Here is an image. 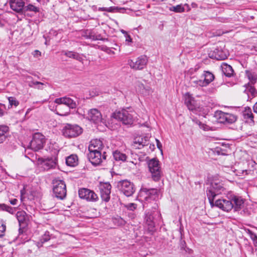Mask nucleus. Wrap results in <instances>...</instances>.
Wrapping results in <instances>:
<instances>
[{
	"mask_svg": "<svg viewBox=\"0 0 257 257\" xmlns=\"http://www.w3.org/2000/svg\"><path fill=\"white\" fill-rule=\"evenodd\" d=\"M244 199L241 196L233 194H228L225 198L217 200L214 205L224 211L229 212L231 210L238 211L244 207Z\"/></svg>",
	"mask_w": 257,
	"mask_h": 257,
	"instance_id": "1",
	"label": "nucleus"
},
{
	"mask_svg": "<svg viewBox=\"0 0 257 257\" xmlns=\"http://www.w3.org/2000/svg\"><path fill=\"white\" fill-rule=\"evenodd\" d=\"M226 192V189L222 180L214 177L206 189V195L210 205H214V199L217 195L225 194Z\"/></svg>",
	"mask_w": 257,
	"mask_h": 257,
	"instance_id": "2",
	"label": "nucleus"
},
{
	"mask_svg": "<svg viewBox=\"0 0 257 257\" xmlns=\"http://www.w3.org/2000/svg\"><path fill=\"white\" fill-rule=\"evenodd\" d=\"M148 165L152 179L156 182L159 181L163 175V173L158 160L155 158L151 159L148 161Z\"/></svg>",
	"mask_w": 257,
	"mask_h": 257,
	"instance_id": "3",
	"label": "nucleus"
},
{
	"mask_svg": "<svg viewBox=\"0 0 257 257\" xmlns=\"http://www.w3.org/2000/svg\"><path fill=\"white\" fill-rule=\"evenodd\" d=\"M87 158L93 166L99 165L106 158V153L102 151H97L89 148Z\"/></svg>",
	"mask_w": 257,
	"mask_h": 257,
	"instance_id": "4",
	"label": "nucleus"
},
{
	"mask_svg": "<svg viewBox=\"0 0 257 257\" xmlns=\"http://www.w3.org/2000/svg\"><path fill=\"white\" fill-rule=\"evenodd\" d=\"M53 184L55 196L59 199H63L66 195V187L64 181L56 178L53 180Z\"/></svg>",
	"mask_w": 257,
	"mask_h": 257,
	"instance_id": "5",
	"label": "nucleus"
},
{
	"mask_svg": "<svg viewBox=\"0 0 257 257\" xmlns=\"http://www.w3.org/2000/svg\"><path fill=\"white\" fill-rule=\"evenodd\" d=\"M82 128L77 124L67 123L64 126L62 132L64 136L67 138H76L82 134Z\"/></svg>",
	"mask_w": 257,
	"mask_h": 257,
	"instance_id": "6",
	"label": "nucleus"
},
{
	"mask_svg": "<svg viewBox=\"0 0 257 257\" xmlns=\"http://www.w3.org/2000/svg\"><path fill=\"white\" fill-rule=\"evenodd\" d=\"M45 142V137L40 133H36L33 135L29 147L32 150L38 151L43 148Z\"/></svg>",
	"mask_w": 257,
	"mask_h": 257,
	"instance_id": "7",
	"label": "nucleus"
},
{
	"mask_svg": "<svg viewBox=\"0 0 257 257\" xmlns=\"http://www.w3.org/2000/svg\"><path fill=\"white\" fill-rule=\"evenodd\" d=\"M117 187L121 192L127 197L132 196L135 192L133 183L127 180L119 181L117 183Z\"/></svg>",
	"mask_w": 257,
	"mask_h": 257,
	"instance_id": "8",
	"label": "nucleus"
},
{
	"mask_svg": "<svg viewBox=\"0 0 257 257\" xmlns=\"http://www.w3.org/2000/svg\"><path fill=\"white\" fill-rule=\"evenodd\" d=\"M113 117L121 121L124 124H132L133 123V115L125 109L113 113Z\"/></svg>",
	"mask_w": 257,
	"mask_h": 257,
	"instance_id": "9",
	"label": "nucleus"
},
{
	"mask_svg": "<svg viewBox=\"0 0 257 257\" xmlns=\"http://www.w3.org/2000/svg\"><path fill=\"white\" fill-rule=\"evenodd\" d=\"M148 60L146 56L142 55L135 60H128V64L130 67L135 70L143 69L148 63Z\"/></svg>",
	"mask_w": 257,
	"mask_h": 257,
	"instance_id": "10",
	"label": "nucleus"
},
{
	"mask_svg": "<svg viewBox=\"0 0 257 257\" xmlns=\"http://www.w3.org/2000/svg\"><path fill=\"white\" fill-rule=\"evenodd\" d=\"M80 198L89 202H96L98 200L97 195L91 190L87 188H81L78 191Z\"/></svg>",
	"mask_w": 257,
	"mask_h": 257,
	"instance_id": "11",
	"label": "nucleus"
},
{
	"mask_svg": "<svg viewBox=\"0 0 257 257\" xmlns=\"http://www.w3.org/2000/svg\"><path fill=\"white\" fill-rule=\"evenodd\" d=\"M100 197L102 201L108 202L110 200L111 185L108 182H100L99 185Z\"/></svg>",
	"mask_w": 257,
	"mask_h": 257,
	"instance_id": "12",
	"label": "nucleus"
},
{
	"mask_svg": "<svg viewBox=\"0 0 257 257\" xmlns=\"http://www.w3.org/2000/svg\"><path fill=\"white\" fill-rule=\"evenodd\" d=\"M214 79V75L210 72L204 71L201 76V79L193 81V83L201 87H204L210 84Z\"/></svg>",
	"mask_w": 257,
	"mask_h": 257,
	"instance_id": "13",
	"label": "nucleus"
},
{
	"mask_svg": "<svg viewBox=\"0 0 257 257\" xmlns=\"http://www.w3.org/2000/svg\"><path fill=\"white\" fill-rule=\"evenodd\" d=\"M158 195V190L156 189L142 188L140 192V196L142 199L149 201L150 200H154L156 196Z\"/></svg>",
	"mask_w": 257,
	"mask_h": 257,
	"instance_id": "14",
	"label": "nucleus"
},
{
	"mask_svg": "<svg viewBox=\"0 0 257 257\" xmlns=\"http://www.w3.org/2000/svg\"><path fill=\"white\" fill-rule=\"evenodd\" d=\"M11 9L18 13H23L25 2L23 0H8Z\"/></svg>",
	"mask_w": 257,
	"mask_h": 257,
	"instance_id": "15",
	"label": "nucleus"
},
{
	"mask_svg": "<svg viewBox=\"0 0 257 257\" xmlns=\"http://www.w3.org/2000/svg\"><path fill=\"white\" fill-rule=\"evenodd\" d=\"M87 118L95 123H98L102 120V115L99 111L96 108L90 109L86 116Z\"/></svg>",
	"mask_w": 257,
	"mask_h": 257,
	"instance_id": "16",
	"label": "nucleus"
},
{
	"mask_svg": "<svg viewBox=\"0 0 257 257\" xmlns=\"http://www.w3.org/2000/svg\"><path fill=\"white\" fill-rule=\"evenodd\" d=\"M54 102L58 104H64L69 108H75L77 106L76 103L75 101L69 97H64L56 98Z\"/></svg>",
	"mask_w": 257,
	"mask_h": 257,
	"instance_id": "17",
	"label": "nucleus"
},
{
	"mask_svg": "<svg viewBox=\"0 0 257 257\" xmlns=\"http://www.w3.org/2000/svg\"><path fill=\"white\" fill-rule=\"evenodd\" d=\"M40 11L39 7H36L32 4H29L25 6L23 13L25 15L32 17L39 13Z\"/></svg>",
	"mask_w": 257,
	"mask_h": 257,
	"instance_id": "18",
	"label": "nucleus"
},
{
	"mask_svg": "<svg viewBox=\"0 0 257 257\" xmlns=\"http://www.w3.org/2000/svg\"><path fill=\"white\" fill-rule=\"evenodd\" d=\"M38 161L44 169L46 170L55 168L56 165V162L52 159L39 158Z\"/></svg>",
	"mask_w": 257,
	"mask_h": 257,
	"instance_id": "19",
	"label": "nucleus"
},
{
	"mask_svg": "<svg viewBox=\"0 0 257 257\" xmlns=\"http://www.w3.org/2000/svg\"><path fill=\"white\" fill-rule=\"evenodd\" d=\"M209 57L216 60H224L227 58L226 53L219 48L215 49L209 54Z\"/></svg>",
	"mask_w": 257,
	"mask_h": 257,
	"instance_id": "20",
	"label": "nucleus"
},
{
	"mask_svg": "<svg viewBox=\"0 0 257 257\" xmlns=\"http://www.w3.org/2000/svg\"><path fill=\"white\" fill-rule=\"evenodd\" d=\"M148 141L147 137H138L134 139L133 146L136 149H141L143 147L148 145Z\"/></svg>",
	"mask_w": 257,
	"mask_h": 257,
	"instance_id": "21",
	"label": "nucleus"
},
{
	"mask_svg": "<svg viewBox=\"0 0 257 257\" xmlns=\"http://www.w3.org/2000/svg\"><path fill=\"white\" fill-rule=\"evenodd\" d=\"M16 217L19 223L20 226L19 231H20L21 228H24L27 224V213L23 210L18 211L16 213Z\"/></svg>",
	"mask_w": 257,
	"mask_h": 257,
	"instance_id": "22",
	"label": "nucleus"
},
{
	"mask_svg": "<svg viewBox=\"0 0 257 257\" xmlns=\"http://www.w3.org/2000/svg\"><path fill=\"white\" fill-rule=\"evenodd\" d=\"M78 162V157L76 155L72 154L66 159V164L70 167H75L77 165Z\"/></svg>",
	"mask_w": 257,
	"mask_h": 257,
	"instance_id": "23",
	"label": "nucleus"
},
{
	"mask_svg": "<svg viewBox=\"0 0 257 257\" xmlns=\"http://www.w3.org/2000/svg\"><path fill=\"white\" fill-rule=\"evenodd\" d=\"M9 132V127L7 125H0V144L3 143L7 138V134Z\"/></svg>",
	"mask_w": 257,
	"mask_h": 257,
	"instance_id": "24",
	"label": "nucleus"
},
{
	"mask_svg": "<svg viewBox=\"0 0 257 257\" xmlns=\"http://www.w3.org/2000/svg\"><path fill=\"white\" fill-rule=\"evenodd\" d=\"M222 73L227 77H230L233 76V70L232 67L227 64L226 63H223L221 66Z\"/></svg>",
	"mask_w": 257,
	"mask_h": 257,
	"instance_id": "25",
	"label": "nucleus"
},
{
	"mask_svg": "<svg viewBox=\"0 0 257 257\" xmlns=\"http://www.w3.org/2000/svg\"><path fill=\"white\" fill-rule=\"evenodd\" d=\"M187 7L188 10L187 11H189L190 10V8H189V6L188 4H186L184 5H183L182 4L178 5L175 6H172L169 8V10L171 12H174L175 13H183L185 11V8L184 7Z\"/></svg>",
	"mask_w": 257,
	"mask_h": 257,
	"instance_id": "26",
	"label": "nucleus"
},
{
	"mask_svg": "<svg viewBox=\"0 0 257 257\" xmlns=\"http://www.w3.org/2000/svg\"><path fill=\"white\" fill-rule=\"evenodd\" d=\"M62 54L69 58H73L79 61H81L83 60L82 57L77 52L69 51H63L62 52Z\"/></svg>",
	"mask_w": 257,
	"mask_h": 257,
	"instance_id": "27",
	"label": "nucleus"
},
{
	"mask_svg": "<svg viewBox=\"0 0 257 257\" xmlns=\"http://www.w3.org/2000/svg\"><path fill=\"white\" fill-rule=\"evenodd\" d=\"M114 159L116 161L124 162L126 160L127 156L119 151H115L113 152Z\"/></svg>",
	"mask_w": 257,
	"mask_h": 257,
	"instance_id": "28",
	"label": "nucleus"
},
{
	"mask_svg": "<svg viewBox=\"0 0 257 257\" xmlns=\"http://www.w3.org/2000/svg\"><path fill=\"white\" fill-rule=\"evenodd\" d=\"M103 145L101 141L98 140H92L89 146V148H91L92 150H96L97 151H102Z\"/></svg>",
	"mask_w": 257,
	"mask_h": 257,
	"instance_id": "29",
	"label": "nucleus"
},
{
	"mask_svg": "<svg viewBox=\"0 0 257 257\" xmlns=\"http://www.w3.org/2000/svg\"><path fill=\"white\" fill-rule=\"evenodd\" d=\"M185 103L188 108L193 112H194L196 108L198 107L195 100L192 98H188V99H186Z\"/></svg>",
	"mask_w": 257,
	"mask_h": 257,
	"instance_id": "30",
	"label": "nucleus"
},
{
	"mask_svg": "<svg viewBox=\"0 0 257 257\" xmlns=\"http://www.w3.org/2000/svg\"><path fill=\"white\" fill-rule=\"evenodd\" d=\"M242 115L245 119H249L251 121L253 122V114L250 107H245L242 111Z\"/></svg>",
	"mask_w": 257,
	"mask_h": 257,
	"instance_id": "31",
	"label": "nucleus"
},
{
	"mask_svg": "<svg viewBox=\"0 0 257 257\" xmlns=\"http://www.w3.org/2000/svg\"><path fill=\"white\" fill-rule=\"evenodd\" d=\"M28 85L30 87H33L38 89L42 90L44 89V86H46V84L39 81H35L32 80L28 82Z\"/></svg>",
	"mask_w": 257,
	"mask_h": 257,
	"instance_id": "32",
	"label": "nucleus"
},
{
	"mask_svg": "<svg viewBox=\"0 0 257 257\" xmlns=\"http://www.w3.org/2000/svg\"><path fill=\"white\" fill-rule=\"evenodd\" d=\"M245 74L248 79L249 80L248 83H251L252 84H255L257 80V74L251 71L246 70Z\"/></svg>",
	"mask_w": 257,
	"mask_h": 257,
	"instance_id": "33",
	"label": "nucleus"
},
{
	"mask_svg": "<svg viewBox=\"0 0 257 257\" xmlns=\"http://www.w3.org/2000/svg\"><path fill=\"white\" fill-rule=\"evenodd\" d=\"M226 113L220 110H217L214 113V117L217 119L220 123H224Z\"/></svg>",
	"mask_w": 257,
	"mask_h": 257,
	"instance_id": "34",
	"label": "nucleus"
},
{
	"mask_svg": "<svg viewBox=\"0 0 257 257\" xmlns=\"http://www.w3.org/2000/svg\"><path fill=\"white\" fill-rule=\"evenodd\" d=\"M145 220L149 229H153L155 227V223L153 221V216L149 212L146 213Z\"/></svg>",
	"mask_w": 257,
	"mask_h": 257,
	"instance_id": "35",
	"label": "nucleus"
},
{
	"mask_svg": "<svg viewBox=\"0 0 257 257\" xmlns=\"http://www.w3.org/2000/svg\"><path fill=\"white\" fill-rule=\"evenodd\" d=\"M236 120V116L232 114L226 113L224 123H232Z\"/></svg>",
	"mask_w": 257,
	"mask_h": 257,
	"instance_id": "36",
	"label": "nucleus"
},
{
	"mask_svg": "<svg viewBox=\"0 0 257 257\" xmlns=\"http://www.w3.org/2000/svg\"><path fill=\"white\" fill-rule=\"evenodd\" d=\"M193 113L198 115L199 116H201L205 117L208 113V110L207 109H205L203 107H198L196 108L195 110L194 111Z\"/></svg>",
	"mask_w": 257,
	"mask_h": 257,
	"instance_id": "37",
	"label": "nucleus"
},
{
	"mask_svg": "<svg viewBox=\"0 0 257 257\" xmlns=\"http://www.w3.org/2000/svg\"><path fill=\"white\" fill-rule=\"evenodd\" d=\"M247 233L249 235L250 238L253 241V245L257 247V235L253 231L247 229Z\"/></svg>",
	"mask_w": 257,
	"mask_h": 257,
	"instance_id": "38",
	"label": "nucleus"
},
{
	"mask_svg": "<svg viewBox=\"0 0 257 257\" xmlns=\"http://www.w3.org/2000/svg\"><path fill=\"white\" fill-rule=\"evenodd\" d=\"M6 229V223L3 220H0V237L4 236Z\"/></svg>",
	"mask_w": 257,
	"mask_h": 257,
	"instance_id": "39",
	"label": "nucleus"
},
{
	"mask_svg": "<svg viewBox=\"0 0 257 257\" xmlns=\"http://www.w3.org/2000/svg\"><path fill=\"white\" fill-rule=\"evenodd\" d=\"M50 239V235L49 231H46L40 238V242L41 243H44Z\"/></svg>",
	"mask_w": 257,
	"mask_h": 257,
	"instance_id": "40",
	"label": "nucleus"
},
{
	"mask_svg": "<svg viewBox=\"0 0 257 257\" xmlns=\"http://www.w3.org/2000/svg\"><path fill=\"white\" fill-rule=\"evenodd\" d=\"M192 121L199 125L200 128L204 131L208 130L209 126L204 123H202L200 121L198 120L195 118H192Z\"/></svg>",
	"mask_w": 257,
	"mask_h": 257,
	"instance_id": "41",
	"label": "nucleus"
},
{
	"mask_svg": "<svg viewBox=\"0 0 257 257\" xmlns=\"http://www.w3.org/2000/svg\"><path fill=\"white\" fill-rule=\"evenodd\" d=\"M254 84H252L251 83H248L247 84L245 85L246 89L249 90V91L251 93V94L254 95L256 93V90L253 85Z\"/></svg>",
	"mask_w": 257,
	"mask_h": 257,
	"instance_id": "42",
	"label": "nucleus"
},
{
	"mask_svg": "<svg viewBox=\"0 0 257 257\" xmlns=\"http://www.w3.org/2000/svg\"><path fill=\"white\" fill-rule=\"evenodd\" d=\"M8 100L9 102V105L11 106V107H12L13 105H14L15 107H16L19 104V102L14 97H9L8 98Z\"/></svg>",
	"mask_w": 257,
	"mask_h": 257,
	"instance_id": "43",
	"label": "nucleus"
},
{
	"mask_svg": "<svg viewBox=\"0 0 257 257\" xmlns=\"http://www.w3.org/2000/svg\"><path fill=\"white\" fill-rule=\"evenodd\" d=\"M113 222L117 225H123L125 224V221L120 217H117L113 219Z\"/></svg>",
	"mask_w": 257,
	"mask_h": 257,
	"instance_id": "44",
	"label": "nucleus"
},
{
	"mask_svg": "<svg viewBox=\"0 0 257 257\" xmlns=\"http://www.w3.org/2000/svg\"><path fill=\"white\" fill-rule=\"evenodd\" d=\"M99 37H100V36H98V37H97V36H95L94 34H93L92 33H89L88 35H87L86 36V38L87 39H92L93 40H105V39H100Z\"/></svg>",
	"mask_w": 257,
	"mask_h": 257,
	"instance_id": "45",
	"label": "nucleus"
},
{
	"mask_svg": "<svg viewBox=\"0 0 257 257\" xmlns=\"http://www.w3.org/2000/svg\"><path fill=\"white\" fill-rule=\"evenodd\" d=\"M6 208V209H5V211L10 213V214H14L16 211V208L7 205Z\"/></svg>",
	"mask_w": 257,
	"mask_h": 257,
	"instance_id": "46",
	"label": "nucleus"
},
{
	"mask_svg": "<svg viewBox=\"0 0 257 257\" xmlns=\"http://www.w3.org/2000/svg\"><path fill=\"white\" fill-rule=\"evenodd\" d=\"M137 205L135 203H129L127 205V209L130 210H134L136 209Z\"/></svg>",
	"mask_w": 257,
	"mask_h": 257,
	"instance_id": "47",
	"label": "nucleus"
},
{
	"mask_svg": "<svg viewBox=\"0 0 257 257\" xmlns=\"http://www.w3.org/2000/svg\"><path fill=\"white\" fill-rule=\"evenodd\" d=\"M106 12L109 13H116V7H110L107 8Z\"/></svg>",
	"mask_w": 257,
	"mask_h": 257,
	"instance_id": "48",
	"label": "nucleus"
},
{
	"mask_svg": "<svg viewBox=\"0 0 257 257\" xmlns=\"http://www.w3.org/2000/svg\"><path fill=\"white\" fill-rule=\"evenodd\" d=\"M4 108H5V105L0 103V116H2L5 114Z\"/></svg>",
	"mask_w": 257,
	"mask_h": 257,
	"instance_id": "49",
	"label": "nucleus"
},
{
	"mask_svg": "<svg viewBox=\"0 0 257 257\" xmlns=\"http://www.w3.org/2000/svg\"><path fill=\"white\" fill-rule=\"evenodd\" d=\"M127 10L124 8L116 7V13H124Z\"/></svg>",
	"mask_w": 257,
	"mask_h": 257,
	"instance_id": "50",
	"label": "nucleus"
},
{
	"mask_svg": "<svg viewBox=\"0 0 257 257\" xmlns=\"http://www.w3.org/2000/svg\"><path fill=\"white\" fill-rule=\"evenodd\" d=\"M33 55H34V57H39L41 56V53L39 50H36L34 51Z\"/></svg>",
	"mask_w": 257,
	"mask_h": 257,
	"instance_id": "51",
	"label": "nucleus"
},
{
	"mask_svg": "<svg viewBox=\"0 0 257 257\" xmlns=\"http://www.w3.org/2000/svg\"><path fill=\"white\" fill-rule=\"evenodd\" d=\"M125 41L127 43H132V39L131 38L130 35H129L128 34L125 36Z\"/></svg>",
	"mask_w": 257,
	"mask_h": 257,
	"instance_id": "52",
	"label": "nucleus"
},
{
	"mask_svg": "<svg viewBox=\"0 0 257 257\" xmlns=\"http://www.w3.org/2000/svg\"><path fill=\"white\" fill-rule=\"evenodd\" d=\"M156 141L158 148L161 151H162L161 148L162 147V146L161 142L158 139H156Z\"/></svg>",
	"mask_w": 257,
	"mask_h": 257,
	"instance_id": "53",
	"label": "nucleus"
},
{
	"mask_svg": "<svg viewBox=\"0 0 257 257\" xmlns=\"http://www.w3.org/2000/svg\"><path fill=\"white\" fill-rule=\"evenodd\" d=\"M6 206L7 205L5 204H0V211H5Z\"/></svg>",
	"mask_w": 257,
	"mask_h": 257,
	"instance_id": "54",
	"label": "nucleus"
},
{
	"mask_svg": "<svg viewBox=\"0 0 257 257\" xmlns=\"http://www.w3.org/2000/svg\"><path fill=\"white\" fill-rule=\"evenodd\" d=\"M17 202H18V200L17 199H13L10 200L11 204L12 205H14L17 204Z\"/></svg>",
	"mask_w": 257,
	"mask_h": 257,
	"instance_id": "55",
	"label": "nucleus"
},
{
	"mask_svg": "<svg viewBox=\"0 0 257 257\" xmlns=\"http://www.w3.org/2000/svg\"><path fill=\"white\" fill-rule=\"evenodd\" d=\"M39 3L47 4L49 2V0H36Z\"/></svg>",
	"mask_w": 257,
	"mask_h": 257,
	"instance_id": "56",
	"label": "nucleus"
},
{
	"mask_svg": "<svg viewBox=\"0 0 257 257\" xmlns=\"http://www.w3.org/2000/svg\"><path fill=\"white\" fill-rule=\"evenodd\" d=\"M199 67H195V68H191L190 69V70H189V72L190 73H192L193 72H195L198 69Z\"/></svg>",
	"mask_w": 257,
	"mask_h": 257,
	"instance_id": "57",
	"label": "nucleus"
},
{
	"mask_svg": "<svg viewBox=\"0 0 257 257\" xmlns=\"http://www.w3.org/2000/svg\"><path fill=\"white\" fill-rule=\"evenodd\" d=\"M253 109L255 113H257V102L254 104Z\"/></svg>",
	"mask_w": 257,
	"mask_h": 257,
	"instance_id": "58",
	"label": "nucleus"
},
{
	"mask_svg": "<svg viewBox=\"0 0 257 257\" xmlns=\"http://www.w3.org/2000/svg\"><path fill=\"white\" fill-rule=\"evenodd\" d=\"M191 6H192V8H197V7H198V5L195 3H192L191 4Z\"/></svg>",
	"mask_w": 257,
	"mask_h": 257,
	"instance_id": "59",
	"label": "nucleus"
},
{
	"mask_svg": "<svg viewBox=\"0 0 257 257\" xmlns=\"http://www.w3.org/2000/svg\"><path fill=\"white\" fill-rule=\"evenodd\" d=\"M99 11H106V10H107V8H104V7L100 8H99Z\"/></svg>",
	"mask_w": 257,
	"mask_h": 257,
	"instance_id": "60",
	"label": "nucleus"
},
{
	"mask_svg": "<svg viewBox=\"0 0 257 257\" xmlns=\"http://www.w3.org/2000/svg\"><path fill=\"white\" fill-rule=\"evenodd\" d=\"M120 32L124 35V36L127 34V32L124 30H121Z\"/></svg>",
	"mask_w": 257,
	"mask_h": 257,
	"instance_id": "61",
	"label": "nucleus"
},
{
	"mask_svg": "<svg viewBox=\"0 0 257 257\" xmlns=\"http://www.w3.org/2000/svg\"><path fill=\"white\" fill-rule=\"evenodd\" d=\"M253 47H254V50H255L256 51H257V46H254Z\"/></svg>",
	"mask_w": 257,
	"mask_h": 257,
	"instance_id": "62",
	"label": "nucleus"
},
{
	"mask_svg": "<svg viewBox=\"0 0 257 257\" xmlns=\"http://www.w3.org/2000/svg\"><path fill=\"white\" fill-rule=\"evenodd\" d=\"M216 149L217 150V152L218 153L219 152V151H218L219 148H217Z\"/></svg>",
	"mask_w": 257,
	"mask_h": 257,
	"instance_id": "63",
	"label": "nucleus"
},
{
	"mask_svg": "<svg viewBox=\"0 0 257 257\" xmlns=\"http://www.w3.org/2000/svg\"><path fill=\"white\" fill-rule=\"evenodd\" d=\"M28 78L31 79L32 78L31 76H29Z\"/></svg>",
	"mask_w": 257,
	"mask_h": 257,
	"instance_id": "64",
	"label": "nucleus"
}]
</instances>
